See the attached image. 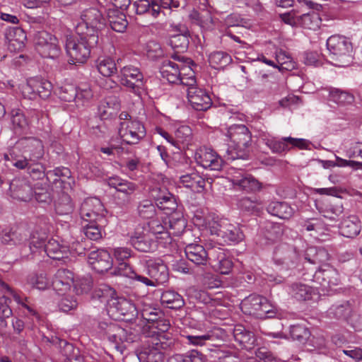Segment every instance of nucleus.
<instances>
[{"label": "nucleus", "mask_w": 362, "mask_h": 362, "mask_svg": "<svg viewBox=\"0 0 362 362\" xmlns=\"http://www.w3.org/2000/svg\"><path fill=\"white\" fill-rule=\"evenodd\" d=\"M159 336L145 337L143 345L136 351L140 362H163V351L171 349L174 346L175 339L172 334Z\"/></svg>", "instance_id": "obj_1"}, {"label": "nucleus", "mask_w": 362, "mask_h": 362, "mask_svg": "<svg viewBox=\"0 0 362 362\" xmlns=\"http://www.w3.org/2000/svg\"><path fill=\"white\" fill-rule=\"evenodd\" d=\"M228 158L235 160L247 157L252 141V134L245 124H233L227 128Z\"/></svg>", "instance_id": "obj_2"}, {"label": "nucleus", "mask_w": 362, "mask_h": 362, "mask_svg": "<svg viewBox=\"0 0 362 362\" xmlns=\"http://www.w3.org/2000/svg\"><path fill=\"white\" fill-rule=\"evenodd\" d=\"M98 42V35H77L66 36L65 49L69 62L71 64H83L90 57L91 49Z\"/></svg>", "instance_id": "obj_3"}, {"label": "nucleus", "mask_w": 362, "mask_h": 362, "mask_svg": "<svg viewBox=\"0 0 362 362\" xmlns=\"http://www.w3.org/2000/svg\"><path fill=\"white\" fill-rule=\"evenodd\" d=\"M331 63L338 67H346L353 60L351 42L344 36L334 35L327 40Z\"/></svg>", "instance_id": "obj_4"}, {"label": "nucleus", "mask_w": 362, "mask_h": 362, "mask_svg": "<svg viewBox=\"0 0 362 362\" xmlns=\"http://www.w3.org/2000/svg\"><path fill=\"white\" fill-rule=\"evenodd\" d=\"M161 77L170 83L182 86L196 85L194 71L189 66H180L170 60H165L160 66Z\"/></svg>", "instance_id": "obj_5"}, {"label": "nucleus", "mask_w": 362, "mask_h": 362, "mask_svg": "<svg viewBox=\"0 0 362 362\" xmlns=\"http://www.w3.org/2000/svg\"><path fill=\"white\" fill-rule=\"evenodd\" d=\"M141 315L146 322L143 327L144 337H160L164 334H170L168 330L170 327V320L165 317L164 313L159 309L151 307L144 308Z\"/></svg>", "instance_id": "obj_6"}, {"label": "nucleus", "mask_w": 362, "mask_h": 362, "mask_svg": "<svg viewBox=\"0 0 362 362\" xmlns=\"http://www.w3.org/2000/svg\"><path fill=\"white\" fill-rule=\"evenodd\" d=\"M105 26V19L101 12L95 8H89L82 12L81 21L78 23L75 29L76 35L98 36L99 32Z\"/></svg>", "instance_id": "obj_7"}, {"label": "nucleus", "mask_w": 362, "mask_h": 362, "mask_svg": "<svg viewBox=\"0 0 362 362\" xmlns=\"http://www.w3.org/2000/svg\"><path fill=\"white\" fill-rule=\"evenodd\" d=\"M227 220L214 214L204 216L202 211H198L192 218V221L195 226L206 235L213 236L214 239L218 242L220 240L221 233H223V228L226 226Z\"/></svg>", "instance_id": "obj_8"}, {"label": "nucleus", "mask_w": 362, "mask_h": 362, "mask_svg": "<svg viewBox=\"0 0 362 362\" xmlns=\"http://www.w3.org/2000/svg\"><path fill=\"white\" fill-rule=\"evenodd\" d=\"M243 313L256 318L272 317L274 314V306L269 300L259 295L251 294L240 303Z\"/></svg>", "instance_id": "obj_9"}, {"label": "nucleus", "mask_w": 362, "mask_h": 362, "mask_svg": "<svg viewBox=\"0 0 362 362\" xmlns=\"http://www.w3.org/2000/svg\"><path fill=\"white\" fill-rule=\"evenodd\" d=\"M146 266L150 279L136 274L133 276V279L151 286L161 285L168 281V269L161 259H149L146 262Z\"/></svg>", "instance_id": "obj_10"}, {"label": "nucleus", "mask_w": 362, "mask_h": 362, "mask_svg": "<svg viewBox=\"0 0 362 362\" xmlns=\"http://www.w3.org/2000/svg\"><path fill=\"white\" fill-rule=\"evenodd\" d=\"M105 212V210L102 202L97 198L86 199L80 208V216L82 222L107 223Z\"/></svg>", "instance_id": "obj_11"}, {"label": "nucleus", "mask_w": 362, "mask_h": 362, "mask_svg": "<svg viewBox=\"0 0 362 362\" xmlns=\"http://www.w3.org/2000/svg\"><path fill=\"white\" fill-rule=\"evenodd\" d=\"M262 140L274 153H285L294 147L299 149H306L308 147V141L306 139L293 138L291 136L278 139L268 136H264Z\"/></svg>", "instance_id": "obj_12"}, {"label": "nucleus", "mask_w": 362, "mask_h": 362, "mask_svg": "<svg viewBox=\"0 0 362 362\" xmlns=\"http://www.w3.org/2000/svg\"><path fill=\"white\" fill-rule=\"evenodd\" d=\"M118 134L127 144H137L146 135V129L139 121L119 122Z\"/></svg>", "instance_id": "obj_13"}, {"label": "nucleus", "mask_w": 362, "mask_h": 362, "mask_svg": "<svg viewBox=\"0 0 362 362\" xmlns=\"http://www.w3.org/2000/svg\"><path fill=\"white\" fill-rule=\"evenodd\" d=\"M117 78L121 85L134 93L138 91L143 85L142 73L138 68L132 65L122 67Z\"/></svg>", "instance_id": "obj_14"}, {"label": "nucleus", "mask_w": 362, "mask_h": 362, "mask_svg": "<svg viewBox=\"0 0 362 362\" xmlns=\"http://www.w3.org/2000/svg\"><path fill=\"white\" fill-rule=\"evenodd\" d=\"M194 160L198 165L211 170H220L223 163L216 151L206 146H202L195 151Z\"/></svg>", "instance_id": "obj_15"}, {"label": "nucleus", "mask_w": 362, "mask_h": 362, "mask_svg": "<svg viewBox=\"0 0 362 362\" xmlns=\"http://www.w3.org/2000/svg\"><path fill=\"white\" fill-rule=\"evenodd\" d=\"M327 312L330 317L346 320L355 330L362 329V317L356 313L351 314V308L349 303L333 305Z\"/></svg>", "instance_id": "obj_16"}, {"label": "nucleus", "mask_w": 362, "mask_h": 362, "mask_svg": "<svg viewBox=\"0 0 362 362\" xmlns=\"http://www.w3.org/2000/svg\"><path fill=\"white\" fill-rule=\"evenodd\" d=\"M56 37L46 31L38 33L36 37L37 51L44 57L54 58L59 54L60 49Z\"/></svg>", "instance_id": "obj_17"}, {"label": "nucleus", "mask_w": 362, "mask_h": 362, "mask_svg": "<svg viewBox=\"0 0 362 362\" xmlns=\"http://www.w3.org/2000/svg\"><path fill=\"white\" fill-rule=\"evenodd\" d=\"M273 259L276 264L288 269L295 266L298 260V255L292 246L281 244L276 247Z\"/></svg>", "instance_id": "obj_18"}, {"label": "nucleus", "mask_w": 362, "mask_h": 362, "mask_svg": "<svg viewBox=\"0 0 362 362\" xmlns=\"http://www.w3.org/2000/svg\"><path fill=\"white\" fill-rule=\"evenodd\" d=\"M230 180L235 189L248 193L259 192L263 188L262 183L248 173L237 172L232 175Z\"/></svg>", "instance_id": "obj_19"}, {"label": "nucleus", "mask_w": 362, "mask_h": 362, "mask_svg": "<svg viewBox=\"0 0 362 362\" xmlns=\"http://www.w3.org/2000/svg\"><path fill=\"white\" fill-rule=\"evenodd\" d=\"M130 252L131 250L127 247L115 249V276L120 275L133 279V276L136 274L128 263Z\"/></svg>", "instance_id": "obj_20"}, {"label": "nucleus", "mask_w": 362, "mask_h": 362, "mask_svg": "<svg viewBox=\"0 0 362 362\" xmlns=\"http://www.w3.org/2000/svg\"><path fill=\"white\" fill-rule=\"evenodd\" d=\"M188 88L187 99L192 107L197 111H206L211 107V97L204 90L197 88L195 85L187 86Z\"/></svg>", "instance_id": "obj_21"}, {"label": "nucleus", "mask_w": 362, "mask_h": 362, "mask_svg": "<svg viewBox=\"0 0 362 362\" xmlns=\"http://www.w3.org/2000/svg\"><path fill=\"white\" fill-rule=\"evenodd\" d=\"M115 320L124 322H131L137 315L134 304L123 298H115Z\"/></svg>", "instance_id": "obj_22"}, {"label": "nucleus", "mask_w": 362, "mask_h": 362, "mask_svg": "<svg viewBox=\"0 0 362 362\" xmlns=\"http://www.w3.org/2000/svg\"><path fill=\"white\" fill-rule=\"evenodd\" d=\"M88 258L93 269L100 274L107 272L113 266V259L110 252L105 250L91 251Z\"/></svg>", "instance_id": "obj_23"}, {"label": "nucleus", "mask_w": 362, "mask_h": 362, "mask_svg": "<svg viewBox=\"0 0 362 362\" xmlns=\"http://www.w3.org/2000/svg\"><path fill=\"white\" fill-rule=\"evenodd\" d=\"M138 335L131 331V328L126 325L122 327L121 325L115 324V349L124 355L127 345L136 341Z\"/></svg>", "instance_id": "obj_24"}, {"label": "nucleus", "mask_w": 362, "mask_h": 362, "mask_svg": "<svg viewBox=\"0 0 362 362\" xmlns=\"http://www.w3.org/2000/svg\"><path fill=\"white\" fill-rule=\"evenodd\" d=\"M313 281L324 288L335 286L339 282V273L329 264H323L314 274Z\"/></svg>", "instance_id": "obj_25"}, {"label": "nucleus", "mask_w": 362, "mask_h": 362, "mask_svg": "<svg viewBox=\"0 0 362 362\" xmlns=\"http://www.w3.org/2000/svg\"><path fill=\"white\" fill-rule=\"evenodd\" d=\"M74 284V273L66 269H59L54 276L52 286L59 294L64 295L70 290Z\"/></svg>", "instance_id": "obj_26"}, {"label": "nucleus", "mask_w": 362, "mask_h": 362, "mask_svg": "<svg viewBox=\"0 0 362 362\" xmlns=\"http://www.w3.org/2000/svg\"><path fill=\"white\" fill-rule=\"evenodd\" d=\"M136 189V185L115 176V202L122 205L128 203L130 195Z\"/></svg>", "instance_id": "obj_27"}, {"label": "nucleus", "mask_w": 362, "mask_h": 362, "mask_svg": "<svg viewBox=\"0 0 362 362\" xmlns=\"http://www.w3.org/2000/svg\"><path fill=\"white\" fill-rule=\"evenodd\" d=\"M13 197L23 202H28L33 197V187L25 178H15L10 183Z\"/></svg>", "instance_id": "obj_28"}, {"label": "nucleus", "mask_w": 362, "mask_h": 362, "mask_svg": "<svg viewBox=\"0 0 362 362\" xmlns=\"http://www.w3.org/2000/svg\"><path fill=\"white\" fill-rule=\"evenodd\" d=\"M115 150L117 151V153L122 150V154L117 164L123 173L128 175L129 177H132L133 173L138 169L140 164V158L132 152H129V151H124L122 148L115 146Z\"/></svg>", "instance_id": "obj_29"}, {"label": "nucleus", "mask_w": 362, "mask_h": 362, "mask_svg": "<svg viewBox=\"0 0 362 362\" xmlns=\"http://www.w3.org/2000/svg\"><path fill=\"white\" fill-rule=\"evenodd\" d=\"M185 253L187 258L196 265H206L209 259L206 250L197 243L187 244Z\"/></svg>", "instance_id": "obj_30"}, {"label": "nucleus", "mask_w": 362, "mask_h": 362, "mask_svg": "<svg viewBox=\"0 0 362 362\" xmlns=\"http://www.w3.org/2000/svg\"><path fill=\"white\" fill-rule=\"evenodd\" d=\"M165 225L166 223L163 224V221L159 219H151L147 223L148 231L154 235L157 242L164 247L172 242L170 233Z\"/></svg>", "instance_id": "obj_31"}, {"label": "nucleus", "mask_w": 362, "mask_h": 362, "mask_svg": "<svg viewBox=\"0 0 362 362\" xmlns=\"http://www.w3.org/2000/svg\"><path fill=\"white\" fill-rule=\"evenodd\" d=\"M52 90V84L49 81L40 78L30 79L25 87V90L28 93L38 95L42 99L47 98Z\"/></svg>", "instance_id": "obj_32"}, {"label": "nucleus", "mask_w": 362, "mask_h": 362, "mask_svg": "<svg viewBox=\"0 0 362 362\" xmlns=\"http://www.w3.org/2000/svg\"><path fill=\"white\" fill-rule=\"evenodd\" d=\"M225 336L226 334L223 329L218 327H214L204 334H188L185 336V338L187 340L188 344L197 346H203L206 344L207 341H214L216 339H222Z\"/></svg>", "instance_id": "obj_33"}, {"label": "nucleus", "mask_w": 362, "mask_h": 362, "mask_svg": "<svg viewBox=\"0 0 362 362\" xmlns=\"http://www.w3.org/2000/svg\"><path fill=\"white\" fill-rule=\"evenodd\" d=\"M130 4V0H115V32L123 33L127 29L128 21L124 11Z\"/></svg>", "instance_id": "obj_34"}, {"label": "nucleus", "mask_w": 362, "mask_h": 362, "mask_svg": "<svg viewBox=\"0 0 362 362\" xmlns=\"http://www.w3.org/2000/svg\"><path fill=\"white\" fill-rule=\"evenodd\" d=\"M233 337L242 348L251 349L253 348L256 338L253 332L247 330L242 325H236L233 330Z\"/></svg>", "instance_id": "obj_35"}, {"label": "nucleus", "mask_w": 362, "mask_h": 362, "mask_svg": "<svg viewBox=\"0 0 362 362\" xmlns=\"http://www.w3.org/2000/svg\"><path fill=\"white\" fill-rule=\"evenodd\" d=\"M238 208L248 214L258 215L263 209V202L259 197H243L237 204Z\"/></svg>", "instance_id": "obj_36"}, {"label": "nucleus", "mask_w": 362, "mask_h": 362, "mask_svg": "<svg viewBox=\"0 0 362 362\" xmlns=\"http://www.w3.org/2000/svg\"><path fill=\"white\" fill-rule=\"evenodd\" d=\"M361 230L359 218L354 215L344 218L340 223L339 232L346 238H353L357 236Z\"/></svg>", "instance_id": "obj_37"}, {"label": "nucleus", "mask_w": 362, "mask_h": 362, "mask_svg": "<svg viewBox=\"0 0 362 362\" xmlns=\"http://www.w3.org/2000/svg\"><path fill=\"white\" fill-rule=\"evenodd\" d=\"M223 228V233H221L219 242L221 243H238L244 239V233L240 227L232 224L227 220Z\"/></svg>", "instance_id": "obj_38"}, {"label": "nucleus", "mask_w": 362, "mask_h": 362, "mask_svg": "<svg viewBox=\"0 0 362 362\" xmlns=\"http://www.w3.org/2000/svg\"><path fill=\"white\" fill-rule=\"evenodd\" d=\"M211 264L216 271L222 274H228L233 266L231 259L220 248L214 258L211 259Z\"/></svg>", "instance_id": "obj_39"}, {"label": "nucleus", "mask_w": 362, "mask_h": 362, "mask_svg": "<svg viewBox=\"0 0 362 362\" xmlns=\"http://www.w3.org/2000/svg\"><path fill=\"white\" fill-rule=\"evenodd\" d=\"M45 252L51 259L59 260L68 257L69 248L54 239H50L45 245Z\"/></svg>", "instance_id": "obj_40"}, {"label": "nucleus", "mask_w": 362, "mask_h": 362, "mask_svg": "<svg viewBox=\"0 0 362 362\" xmlns=\"http://www.w3.org/2000/svg\"><path fill=\"white\" fill-rule=\"evenodd\" d=\"M192 141V131L189 126L182 125L175 132L173 146L179 150L185 149Z\"/></svg>", "instance_id": "obj_41"}, {"label": "nucleus", "mask_w": 362, "mask_h": 362, "mask_svg": "<svg viewBox=\"0 0 362 362\" xmlns=\"http://www.w3.org/2000/svg\"><path fill=\"white\" fill-rule=\"evenodd\" d=\"M180 180L184 187L197 193L204 190L206 183L204 178L196 172L182 175Z\"/></svg>", "instance_id": "obj_42"}, {"label": "nucleus", "mask_w": 362, "mask_h": 362, "mask_svg": "<svg viewBox=\"0 0 362 362\" xmlns=\"http://www.w3.org/2000/svg\"><path fill=\"white\" fill-rule=\"evenodd\" d=\"M169 228L168 232L170 233V236L180 235L184 233V235H188L191 232L189 230H185L187 226L186 220L183 216L178 213L171 214L168 218Z\"/></svg>", "instance_id": "obj_43"}, {"label": "nucleus", "mask_w": 362, "mask_h": 362, "mask_svg": "<svg viewBox=\"0 0 362 362\" xmlns=\"http://www.w3.org/2000/svg\"><path fill=\"white\" fill-rule=\"evenodd\" d=\"M267 211L281 219H288L293 214V209L285 202H272L267 206Z\"/></svg>", "instance_id": "obj_44"}, {"label": "nucleus", "mask_w": 362, "mask_h": 362, "mask_svg": "<svg viewBox=\"0 0 362 362\" xmlns=\"http://www.w3.org/2000/svg\"><path fill=\"white\" fill-rule=\"evenodd\" d=\"M160 303L170 309H179L185 305L183 298L177 292L172 290L165 291L160 296Z\"/></svg>", "instance_id": "obj_45"}, {"label": "nucleus", "mask_w": 362, "mask_h": 362, "mask_svg": "<svg viewBox=\"0 0 362 362\" xmlns=\"http://www.w3.org/2000/svg\"><path fill=\"white\" fill-rule=\"evenodd\" d=\"M134 6L136 14L139 15L148 13L154 18H157L160 13V6L156 1L138 0L134 2Z\"/></svg>", "instance_id": "obj_46"}, {"label": "nucleus", "mask_w": 362, "mask_h": 362, "mask_svg": "<svg viewBox=\"0 0 362 362\" xmlns=\"http://www.w3.org/2000/svg\"><path fill=\"white\" fill-rule=\"evenodd\" d=\"M289 293L298 300H308L315 294V290L305 284L294 283L290 286Z\"/></svg>", "instance_id": "obj_47"}, {"label": "nucleus", "mask_w": 362, "mask_h": 362, "mask_svg": "<svg viewBox=\"0 0 362 362\" xmlns=\"http://www.w3.org/2000/svg\"><path fill=\"white\" fill-rule=\"evenodd\" d=\"M305 259L311 264H327L329 259L328 252L322 247H310L307 249Z\"/></svg>", "instance_id": "obj_48"}, {"label": "nucleus", "mask_w": 362, "mask_h": 362, "mask_svg": "<svg viewBox=\"0 0 362 362\" xmlns=\"http://www.w3.org/2000/svg\"><path fill=\"white\" fill-rule=\"evenodd\" d=\"M207 357L202 352L192 349L182 354H175L168 362H206Z\"/></svg>", "instance_id": "obj_49"}, {"label": "nucleus", "mask_w": 362, "mask_h": 362, "mask_svg": "<svg viewBox=\"0 0 362 362\" xmlns=\"http://www.w3.org/2000/svg\"><path fill=\"white\" fill-rule=\"evenodd\" d=\"M63 343L59 349L62 355L64 357V362H83V356L81 354L78 348L66 341Z\"/></svg>", "instance_id": "obj_50"}, {"label": "nucleus", "mask_w": 362, "mask_h": 362, "mask_svg": "<svg viewBox=\"0 0 362 362\" xmlns=\"http://www.w3.org/2000/svg\"><path fill=\"white\" fill-rule=\"evenodd\" d=\"M210 66L216 69H223L232 62L231 56L226 52L215 51L208 57Z\"/></svg>", "instance_id": "obj_51"}, {"label": "nucleus", "mask_w": 362, "mask_h": 362, "mask_svg": "<svg viewBox=\"0 0 362 362\" xmlns=\"http://www.w3.org/2000/svg\"><path fill=\"white\" fill-rule=\"evenodd\" d=\"M275 55L278 63L276 68L279 71H292L296 68V62L286 51L278 49L276 50Z\"/></svg>", "instance_id": "obj_52"}, {"label": "nucleus", "mask_w": 362, "mask_h": 362, "mask_svg": "<svg viewBox=\"0 0 362 362\" xmlns=\"http://www.w3.org/2000/svg\"><path fill=\"white\" fill-rule=\"evenodd\" d=\"M132 244L134 247L143 252H149L156 248V242L147 235H142L132 238Z\"/></svg>", "instance_id": "obj_53"}, {"label": "nucleus", "mask_w": 362, "mask_h": 362, "mask_svg": "<svg viewBox=\"0 0 362 362\" xmlns=\"http://www.w3.org/2000/svg\"><path fill=\"white\" fill-rule=\"evenodd\" d=\"M308 345L313 347L312 351H317L320 354H327L329 350V343L322 332L313 334L308 341Z\"/></svg>", "instance_id": "obj_54"}, {"label": "nucleus", "mask_w": 362, "mask_h": 362, "mask_svg": "<svg viewBox=\"0 0 362 362\" xmlns=\"http://www.w3.org/2000/svg\"><path fill=\"white\" fill-rule=\"evenodd\" d=\"M85 235L90 240H98L102 238L101 228L107 223L98 224V223L81 222Z\"/></svg>", "instance_id": "obj_55"}, {"label": "nucleus", "mask_w": 362, "mask_h": 362, "mask_svg": "<svg viewBox=\"0 0 362 362\" xmlns=\"http://www.w3.org/2000/svg\"><path fill=\"white\" fill-rule=\"evenodd\" d=\"M303 228L308 232H313L310 235L315 239L323 240V236L327 234L325 233V228L322 221L319 219H310L305 221Z\"/></svg>", "instance_id": "obj_56"}, {"label": "nucleus", "mask_w": 362, "mask_h": 362, "mask_svg": "<svg viewBox=\"0 0 362 362\" xmlns=\"http://www.w3.org/2000/svg\"><path fill=\"white\" fill-rule=\"evenodd\" d=\"M27 283L32 287L39 290H45L50 285L49 279L45 272L31 274L27 277Z\"/></svg>", "instance_id": "obj_57"}, {"label": "nucleus", "mask_w": 362, "mask_h": 362, "mask_svg": "<svg viewBox=\"0 0 362 362\" xmlns=\"http://www.w3.org/2000/svg\"><path fill=\"white\" fill-rule=\"evenodd\" d=\"M54 209L56 213L61 216L71 214L74 211V204L70 196L62 194L55 202Z\"/></svg>", "instance_id": "obj_58"}, {"label": "nucleus", "mask_w": 362, "mask_h": 362, "mask_svg": "<svg viewBox=\"0 0 362 362\" xmlns=\"http://www.w3.org/2000/svg\"><path fill=\"white\" fill-rule=\"evenodd\" d=\"M49 185L45 182L44 184L37 183L33 187V196L36 201L39 203L49 204L52 202V198L49 191Z\"/></svg>", "instance_id": "obj_59"}, {"label": "nucleus", "mask_w": 362, "mask_h": 362, "mask_svg": "<svg viewBox=\"0 0 362 362\" xmlns=\"http://www.w3.org/2000/svg\"><path fill=\"white\" fill-rule=\"evenodd\" d=\"M189 34L187 33L173 35L170 39V45L177 52H185L189 46Z\"/></svg>", "instance_id": "obj_60"}, {"label": "nucleus", "mask_w": 362, "mask_h": 362, "mask_svg": "<svg viewBox=\"0 0 362 362\" xmlns=\"http://www.w3.org/2000/svg\"><path fill=\"white\" fill-rule=\"evenodd\" d=\"M147 57L151 60H156L165 56V52L159 42L155 40L148 41L145 46Z\"/></svg>", "instance_id": "obj_61"}, {"label": "nucleus", "mask_w": 362, "mask_h": 362, "mask_svg": "<svg viewBox=\"0 0 362 362\" xmlns=\"http://www.w3.org/2000/svg\"><path fill=\"white\" fill-rule=\"evenodd\" d=\"M329 96L332 101L341 105L351 104L354 100L352 94L339 89H334L330 91Z\"/></svg>", "instance_id": "obj_62"}, {"label": "nucleus", "mask_w": 362, "mask_h": 362, "mask_svg": "<svg viewBox=\"0 0 362 362\" xmlns=\"http://www.w3.org/2000/svg\"><path fill=\"white\" fill-rule=\"evenodd\" d=\"M138 214L144 219H151L156 215V207L150 200H144L138 206Z\"/></svg>", "instance_id": "obj_63"}, {"label": "nucleus", "mask_w": 362, "mask_h": 362, "mask_svg": "<svg viewBox=\"0 0 362 362\" xmlns=\"http://www.w3.org/2000/svg\"><path fill=\"white\" fill-rule=\"evenodd\" d=\"M6 38L10 44L15 45L17 43L21 47L26 40V35L23 30L19 27L10 28L6 33Z\"/></svg>", "instance_id": "obj_64"}]
</instances>
